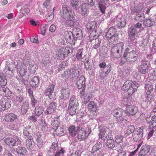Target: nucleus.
Returning a JSON list of instances; mask_svg holds the SVG:
<instances>
[{
  "mask_svg": "<svg viewBox=\"0 0 156 156\" xmlns=\"http://www.w3.org/2000/svg\"><path fill=\"white\" fill-rule=\"evenodd\" d=\"M17 118V116L13 113H10L5 116V120L7 122H12Z\"/></svg>",
  "mask_w": 156,
  "mask_h": 156,
  "instance_id": "obj_27",
  "label": "nucleus"
},
{
  "mask_svg": "<svg viewBox=\"0 0 156 156\" xmlns=\"http://www.w3.org/2000/svg\"><path fill=\"white\" fill-rule=\"evenodd\" d=\"M142 9L143 7L141 6L131 7L130 9L131 13L133 14L136 13H139L142 10Z\"/></svg>",
  "mask_w": 156,
  "mask_h": 156,
  "instance_id": "obj_36",
  "label": "nucleus"
},
{
  "mask_svg": "<svg viewBox=\"0 0 156 156\" xmlns=\"http://www.w3.org/2000/svg\"><path fill=\"white\" fill-rule=\"evenodd\" d=\"M37 143L36 144L39 147H41L43 146V142L42 139L40 137H38L36 139Z\"/></svg>",
  "mask_w": 156,
  "mask_h": 156,
  "instance_id": "obj_60",
  "label": "nucleus"
},
{
  "mask_svg": "<svg viewBox=\"0 0 156 156\" xmlns=\"http://www.w3.org/2000/svg\"><path fill=\"white\" fill-rule=\"evenodd\" d=\"M143 127L139 128L135 130L133 135V138L134 141H137L141 140L143 136Z\"/></svg>",
  "mask_w": 156,
  "mask_h": 156,
  "instance_id": "obj_10",
  "label": "nucleus"
},
{
  "mask_svg": "<svg viewBox=\"0 0 156 156\" xmlns=\"http://www.w3.org/2000/svg\"><path fill=\"white\" fill-rule=\"evenodd\" d=\"M145 93V98L147 101L151 102L154 100V93Z\"/></svg>",
  "mask_w": 156,
  "mask_h": 156,
  "instance_id": "obj_44",
  "label": "nucleus"
},
{
  "mask_svg": "<svg viewBox=\"0 0 156 156\" xmlns=\"http://www.w3.org/2000/svg\"><path fill=\"white\" fill-rule=\"evenodd\" d=\"M14 151L19 156L25 155L26 154L27 151L26 148L19 147L14 150Z\"/></svg>",
  "mask_w": 156,
  "mask_h": 156,
  "instance_id": "obj_21",
  "label": "nucleus"
},
{
  "mask_svg": "<svg viewBox=\"0 0 156 156\" xmlns=\"http://www.w3.org/2000/svg\"><path fill=\"white\" fill-rule=\"evenodd\" d=\"M43 111V107L40 106H37L35 109V114L39 116L42 114Z\"/></svg>",
  "mask_w": 156,
  "mask_h": 156,
  "instance_id": "obj_46",
  "label": "nucleus"
},
{
  "mask_svg": "<svg viewBox=\"0 0 156 156\" xmlns=\"http://www.w3.org/2000/svg\"><path fill=\"white\" fill-rule=\"evenodd\" d=\"M27 138L26 142V146L28 150L31 152L33 150V145L34 142L31 136Z\"/></svg>",
  "mask_w": 156,
  "mask_h": 156,
  "instance_id": "obj_24",
  "label": "nucleus"
},
{
  "mask_svg": "<svg viewBox=\"0 0 156 156\" xmlns=\"http://www.w3.org/2000/svg\"><path fill=\"white\" fill-rule=\"evenodd\" d=\"M139 72L140 74H145L148 72V65L147 62L142 60L141 64L138 67Z\"/></svg>",
  "mask_w": 156,
  "mask_h": 156,
  "instance_id": "obj_13",
  "label": "nucleus"
},
{
  "mask_svg": "<svg viewBox=\"0 0 156 156\" xmlns=\"http://www.w3.org/2000/svg\"><path fill=\"white\" fill-rule=\"evenodd\" d=\"M71 74V72H70L69 69H67L66 71H64L63 74V77L67 78Z\"/></svg>",
  "mask_w": 156,
  "mask_h": 156,
  "instance_id": "obj_64",
  "label": "nucleus"
},
{
  "mask_svg": "<svg viewBox=\"0 0 156 156\" xmlns=\"http://www.w3.org/2000/svg\"><path fill=\"white\" fill-rule=\"evenodd\" d=\"M101 43V41L100 40H99L98 39H95V44L93 46V48L95 49H97L99 47Z\"/></svg>",
  "mask_w": 156,
  "mask_h": 156,
  "instance_id": "obj_62",
  "label": "nucleus"
},
{
  "mask_svg": "<svg viewBox=\"0 0 156 156\" xmlns=\"http://www.w3.org/2000/svg\"><path fill=\"white\" fill-rule=\"evenodd\" d=\"M85 79L84 76H81L78 79L76 82L77 87L79 89H80L83 87H86L85 85Z\"/></svg>",
  "mask_w": 156,
  "mask_h": 156,
  "instance_id": "obj_23",
  "label": "nucleus"
},
{
  "mask_svg": "<svg viewBox=\"0 0 156 156\" xmlns=\"http://www.w3.org/2000/svg\"><path fill=\"white\" fill-rule=\"evenodd\" d=\"M29 105L27 102H25L23 103L21 107V113L23 114H26L28 109Z\"/></svg>",
  "mask_w": 156,
  "mask_h": 156,
  "instance_id": "obj_40",
  "label": "nucleus"
},
{
  "mask_svg": "<svg viewBox=\"0 0 156 156\" xmlns=\"http://www.w3.org/2000/svg\"><path fill=\"white\" fill-rule=\"evenodd\" d=\"M76 35L74 34V39H75L76 41L77 39H80L82 38V35H83V34L82 31L81 30H80V31L78 32V33H76L75 34Z\"/></svg>",
  "mask_w": 156,
  "mask_h": 156,
  "instance_id": "obj_56",
  "label": "nucleus"
},
{
  "mask_svg": "<svg viewBox=\"0 0 156 156\" xmlns=\"http://www.w3.org/2000/svg\"><path fill=\"white\" fill-rule=\"evenodd\" d=\"M107 2V0H100L98 4L101 12L104 14L106 9L105 5Z\"/></svg>",
  "mask_w": 156,
  "mask_h": 156,
  "instance_id": "obj_26",
  "label": "nucleus"
},
{
  "mask_svg": "<svg viewBox=\"0 0 156 156\" xmlns=\"http://www.w3.org/2000/svg\"><path fill=\"white\" fill-rule=\"evenodd\" d=\"M7 82V80L3 75L0 76V85L1 86H5Z\"/></svg>",
  "mask_w": 156,
  "mask_h": 156,
  "instance_id": "obj_54",
  "label": "nucleus"
},
{
  "mask_svg": "<svg viewBox=\"0 0 156 156\" xmlns=\"http://www.w3.org/2000/svg\"><path fill=\"white\" fill-rule=\"evenodd\" d=\"M99 128L100 131L99 133V138H101L103 140L108 139L109 136L106 132L105 128V127H101V126Z\"/></svg>",
  "mask_w": 156,
  "mask_h": 156,
  "instance_id": "obj_18",
  "label": "nucleus"
},
{
  "mask_svg": "<svg viewBox=\"0 0 156 156\" xmlns=\"http://www.w3.org/2000/svg\"><path fill=\"white\" fill-rule=\"evenodd\" d=\"M40 118L39 116L36 115H32L30 116L28 119L32 122H35L39 120Z\"/></svg>",
  "mask_w": 156,
  "mask_h": 156,
  "instance_id": "obj_55",
  "label": "nucleus"
},
{
  "mask_svg": "<svg viewBox=\"0 0 156 156\" xmlns=\"http://www.w3.org/2000/svg\"><path fill=\"white\" fill-rule=\"evenodd\" d=\"M80 12L82 16H85L88 13L89 9L85 4H82L80 7Z\"/></svg>",
  "mask_w": 156,
  "mask_h": 156,
  "instance_id": "obj_30",
  "label": "nucleus"
},
{
  "mask_svg": "<svg viewBox=\"0 0 156 156\" xmlns=\"http://www.w3.org/2000/svg\"><path fill=\"white\" fill-rule=\"evenodd\" d=\"M122 136L121 135H117L115 138V142L118 144H119L122 142Z\"/></svg>",
  "mask_w": 156,
  "mask_h": 156,
  "instance_id": "obj_61",
  "label": "nucleus"
},
{
  "mask_svg": "<svg viewBox=\"0 0 156 156\" xmlns=\"http://www.w3.org/2000/svg\"><path fill=\"white\" fill-rule=\"evenodd\" d=\"M154 21L151 20V19H148L146 20L144 22V24L147 27H151L154 24Z\"/></svg>",
  "mask_w": 156,
  "mask_h": 156,
  "instance_id": "obj_50",
  "label": "nucleus"
},
{
  "mask_svg": "<svg viewBox=\"0 0 156 156\" xmlns=\"http://www.w3.org/2000/svg\"><path fill=\"white\" fill-rule=\"evenodd\" d=\"M145 93H153L154 88L153 87L152 83L149 81H146L145 83Z\"/></svg>",
  "mask_w": 156,
  "mask_h": 156,
  "instance_id": "obj_20",
  "label": "nucleus"
},
{
  "mask_svg": "<svg viewBox=\"0 0 156 156\" xmlns=\"http://www.w3.org/2000/svg\"><path fill=\"white\" fill-rule=\"evenodd\" d=\"M74 50L73 48L66 47H64L59 49L57 52V55L59 59H64L66 57L72 53Z\"/></svg>",
  "mask_w": 156,
  "mask_h": 156,
  "instance_id": "obj_4",
  "label": "nucleus"
},
{
  "mask_svg": "<svg viewBox=\"0 0 156 156\" xmlns=\"http://www.w3.org/2000/svg\"><path fill=\"white\" fill-rule=\"evenodd\" d=\"M124 45V44L122 42L114 44L111 49V56L115 58H120L122 55Z\"/></svg>",
  "mask_w": 156,
  "mask_h": 156,
  "instance_id": "obj_2",
  "label": "nucleus"
},
{
  "mask_svg": "<svg viewBox=\"0 0 156 156\" xmlns=\"http://www.w3.org/2000/svg\"><path fill=\"white\" fill-rule=\"evenodd\" d=\"M106 71H104L101 74V76L103 78L106 77L110 73L112 69L111 66L110 65H107L105 68Z\"/></svg>",
  "mask_w": 156,
  "mask_h": 156,
  "instance_id": "obj_34",
  "label": "nucleus"
},
{
  "mask_svg": "<svg viewBox=\"0 0 156 156\" xmlns=\"http://www.w3.org/2000/svg\"><path fill=\"white\" fill-rule=\"evenodd\" d=\"M101 144L99 142H97L93 146L91 150L92 153H93L97 151L100 149L101 148Z\"/></svg>",
  "mask_w": 156,
  "mask_h": 156,
  "instance_id": "obj_39",
  "label": "nucleus"
},
{
  "mask_svg": "<svg viewBox=\"0 0 156 156\" xmlns=\"http://www.w3.org/2000/svg\"><path fill=\"white\" fill-rule=\"evenodd\" d=\"M137 108L136 107L129 106L126 107L125 112L128 116H132L134 115L137 112Z\"/></svg>",
  "mask_w": 156,
  "mask_h": 156,
  "instance_id": "obj_15",
  "label": "nucleus"
},
{
  "mask_svg": "<svg viewBox=\"0 0 156 156\" xmlns=\"http://www.w3.org/2000/svg\"><path fill=\"white\" fill-rule=\"evenodd\" d=\"M57 104L55 102H52L50 103L49 106L47 108L45 112L46 115L51 114L54 112L57 107Z\"/></svg>",
  "mask_w": 156,
  "mask_h": 156,
  "instance_id": "obj_17",
  "label": "nucleus"
},
{
  "mask_svg": "<svg viewBox=\"0 0 156 156\" xmlns=\"http://www.w3.org/2000/svg\"><path fill=\"white\" fill-rule=\"evenodd\" d=\"M69 103V106H78V103L74 95H73L71 97Z\"/></svg>",
  "mask_w": 156,
  "mask_h": 156,
  "instance_id": "obj_37",
  "label": "nucleus"
},
{
  "mask_svg": "<svg viewBox=\"0 0 156 156\" xmlns=\"http://www.w3.org/2000/svg\"><path fill=\"white\" fill-rule=\"evenodd\" d=\"M31 85L35 88L37 87L39 85V80L37 77H34L31 82Z\"/></svg>",
  "mask_w": 156,
  "mask_h": 156,
  "instance_id": "obj_42",
  "label": "nucleus"
},
{
  "mask_svg": "<svg viewBox=\"0 0 156 156\" xmlns=\"http://www.w3.org/2000/svg\"><path fill=\"white\" fill-rule=\"evenodd\" d=\"M97 105L96 103L93 101L89 102L87 105L88 108L90 110L94 111L96 109Z\"/></svg>",
  "mask_w": 156,
  "mask_h": 156,
  "instance_id": "obj_38",
  "label": "nucleus"
},
{
  "mask_svg": "<svg viewBox=\"0 0 156 156\" xmlns=\"http://www.w3.org/2000/svg\"><path fill=\"white\" fill-rule=\"evenodd\" d=\"M11 104L9 100L5 98H2L0 100V111L5 110L9 108Z\"/></svg>",
  "mask_w": 156,
  "mask_h": 156,
  "instance_id": "obj_12",
  "label": "nucleus"
},
{
  "mask_svg": "<svg viewBox=\"0 0 156 156\" xmlns=\"http://www.w3.org/2000/svg\"><path fill=\"white\" fill-rule=\"evenodd\" d=\"M130 83V87L134 90L135 91L137 90V88L140 85L136 82H133Z\"/></svg>",
  "mask_w": 156,
  "mask_h": 156,
  "instance_id": "obj_57",
  "label": "nucleus"
},
{
  "mask_svg": "<svg viewBox=\"0 0 156 156\" xmlns=\"http://www.w3.org/2000/svg\"><path fill=\"white\" fill-rule=\"evenodd\" d=\"M76 128L77 129L76 130V127L75 126H71L69 127L68 130L69 134L70 135L73 137L75 136L76 135L79 129H80V126H77Z\"/></svg>",
  "mask_w": 156,
  "mask_h": 156,
  "instance_id": "obj_19",
  "label": "nucleus"
},
{
  "mask_svg": "<svg viewBox=\"0 0 156 156\" xmlns=\"http://www.w3.org/2000/svg\"><path fill=\"white\" fill-rule=\"evenodd\" d=\"M55 87V85L53 83L50 84L44 92V95L46 96H48L49 98L52 100H55L56 99L54 95H53L52 94Z\"/></svg>",
  "mask_w": 156,
  "mask_h": 156,
  "instance_id": "obj_11",
  "label": "nucleus"
},
{
  "mask_svg": "<svg viewBox=\"0 0 156 156\" xmlns=\"http://www.w3.org/2000/svg\"><path fill=\"white\" fill-rule=\"evenodd\" d=\"M90 129L87 127L81 128L78 131L77 136V138L79 141L85 140L90 133Z\"/></svg>",
  "mask_w": 156,
  "mask_h": 156,
  "instance_id": "obj_5",
  "label": "nucleus"
},
{
  "mask_svg": "<svg viewBox=\"0 0 156 156\" xmlns=\"http://www.w3.org/2000/svg\"><path fill=\"white\" fill-rule=\"evenodd\" d=\"M32 129L30 126H27L25 127L23 130V135L27 138L31 136V133L32 132Z\"/></svg>",
  "mask_w": 156,
  "mask_h": 156,
  "instance_id": "obj_29",
  "label": "nucleus"
},
{
  "mask_svg": "<svg viewBox=\"0 0 156 156\" xmlns=\"http://www.w3.org/2000/svg\"><path fill=\"white\" fill-rule=\"evenodd\" d=\"M95 27V25L94 22L88 23L87 24V28L89 32L94 31Z\"/></svg>",
  "mask_w": 156,
  "mask_h": 156,
  "instance_id": "obj_41",
  "label": "nucleus"
},
{
  "mask_svg": "<svg viewBox=\"0 0 156 156\" xmlns=\"http://www.w3.org/2000/svg\"><path fill=\"white\" fill-rule=\"evenodd\" d=\"M78 66L73 65L71 68L69 69L71 74H73L74 76H77L79 73V71L78 69Z\"/></svg>",
  "mask_w": 156,
  "mask_h": 156,
  "instance_id": "obj_35",
  "label": "nucleus"
},
{
  "mask_svg": "<svg viewBox=\"0 0 156 156\" xmlns=\"http://www.w3.org/2000/svg\"><path fill=\"white\" fill-rule=\"evenodd\" d=\"M61 14L62 17L67 19L66 22V25L68 27L73 26L75 23V18L73 12L70 7L67 5H64L61 10Z\"/></svg>",
  "mask_w": 156,
  "mask_h": 156,
  "instance_id": "obj_1",
  "label": "nucleus"
},
{
  "mask_svg": "<svg viewBox=\"0 0 156 156\" xmlns=\"http://www.w3.org/2000/svg\"><path fill=\"white\" fill-rule=\"evenodd\" d=\"M116 31V29L115 27H110L108 30L106 34V37L107 38L111 37L113 35L115 34H117L115 33Z\"/></svg>",
  "mask_w": 156,
  "mask_h": 156,
  "instance_id": "obj_32",
  "label": "nucleus"
},
{
  "mask_svg": "<svg viewBox=\"0 0 156 156\" xmlns=\"http://www.w3.org/2000/svg\"><path fill=\"white\" fill-rule=\"evenodd\" d=\"M145 18V15L144 13L137 14L135 17V19L140 22H142L144 20Z\"/></svg>",
  "mask_w": 156,
  "mask_h": 156,
  "instance_id": "obj_53",
  "label": "nucleus"
},
{
  "mask_svg": "<svg viewBox=\"0 0 156 156\" xmlns=\"http://www.w3.org/2000/svg\"><path fill=\"white\" fill-rule=\"evenodd\" d=\"M64 36L67 42L72 45H74L76 42L74 39V34L71 31H65L64 32Z\"/></svg>",
  "mask_w": 156,
  "mask_h": 156,
  "instance_id": "obj_9",
  "label": "nucleus"
},
{
  "mask_svg": "<svg viewBox=\"0 0 156 156\" xmlns=\"http://www.w3.org/2000/svg\"><path fill=\"white\" fill-rule=\"evenodd\" d=\"M18 71L21 76H23L26 74L27 73V68L25 65L22 64L21 65H18L17 66Z\"/></svg>",
  "mask_w": 156,
  "mask_h": 156,
  "instance_id": "obj_25",
  "label": "nucleus"
},
{
  "mask_svg": "<svg viewBox=\"0 0 156 156\" xmlns=\"http://www.w3.org/2000/svg\"><path fill=\"white\" fill-rule=\"evenodd\" d=\"M92 95V94L90 93L86 94L85 97L84 98V103L85 104H86L87 103L89 100L91 98Z\"/></svg>",
  "mask_w": 156,
  "mask_h": 156,
  "instance_id": "obj_58",
  "label": "nucleus"
},
{
  "mask_svg": "<svg viewBox=\"0 0 156 156\" xmlns=\"http://www.w3.org/2000/svg\"><path fill=\"white\" fill-rule=\"evenodd\" d=\"M56 153L55 156H60V154H62L64 152L63 149L60 147V148L56 151Z\"/></svg>",
  "mask_w": 156,
  "mask_h": 156,
  "instance_id": "obj_63",
  "label": "nucleus"
},
{
  "mask_svg": "<svg viewBox=\"0 0 156 156\" xmlns=\"http://www.w3.org/2000/svg\"><path fill=\"white\" fill-rule=\"evenodd\" d=\"M109 40H110L112 43H116L118 41L119 39L118 35L117 34H115L113 35L111 37H108Z\"/></svg>",
  "mask_w": 156,
  "mask_h": 156,
  "instance_id": "obj_49",
  "label": "nucleus"
},
{
  "mask_svg": "<svg viewBox=\"0 0 156 156\" xmlns=\"http://www.w3.org/2000/svg\"><path fill=\"white\" fill-rule=\"evenodd\" d=\"M135 129V127L133 125L129 126L127 129L126 134L127 135L131 134L133 132H134V130Z\"/></svg>",
  "mask_w": 156,
  "mask_h": 156,
  "instance_id": "obj_51",
  "label": "nucleus"
},
{
  "mask_svg": "<svg viewBox=\"0 0 156 156\" xmlns=\"http://www.w3.org/2000/svg\"><path fill=\"white\" fill-rule=\"evenodd\" d=\"M122 103L124 105L128 107L129 106H132L131 105L132 104L131 103L133 102H131L129 98H125L122 101Z\"/></svg>",
  "mask_w": 156,
  "mask_h": 156,
  "instance_id": "obj_48",
  "label": "nucleus"
},
{
  "mask_svg": "<svg viewBox=\"0 0 156 156\" xmlns=\"http://www.w3.org/2000/svg\"><path fill=\"white\" fill-rule=\"evenodd\" d=\"M138 30L132 26L129 29L128 31V43L129 44L128 46L129 47H131V46H132L135 39V36L137 34Z\"/></svg>",
  "mask_w": 156,
  "mask_h": 156,
  "instance_id": "obj_6",
  "label": "nucleus"
},
{
  "mask_svg": "<svg viewBox=\"0 0 156 156\" xmlns=\"http://www.w3.org/2000/svg\"><path fill=\"white\" fill-rule=\"evenodd\" d=\"M131 82L129 81H126L123 85L122 87V89L123 90H127L130 87V83Z\"/></svg>",
  "mask_w": 156,
  "mask_h": 156,
  "instance_id": "obj_52",
  "label": "nucleus"
},
{
  "mask_svg": "<svg viewBox=\"0 0 156 156\" xmlns=\"http://www.w3.org/2000/svg\"><path fill=\"white\" fill-rule=\"evenodd\" d=\"M150 118H147L146 119L147 122L148 124H149L150 127L151 128H153L156 126V122L154 120V119L152 117L151 118V121L149 119Z\"/></svg>",
  "mask_w": 156,
  "mask_h": 156,
  "instance_id": "obj_45",
  "label": "nucleus"
},
{
  "mask_svg": "<svg viewBox=\"0 0 156 156\" xmlns=\"http://www.w3.org/2000/svg\"><path fill=\"white\" fill-rule=\"evenodd\" d=\"M88 59H86L84 62V66L86 69L88 70H91L93 64Z\"/></svg>",
  "mask_w": 156,
  "mask_h": 156,
  "instance_id": "obj_43",
  "label": "nucleus"
},
{
  "mask_svg": "<svg viewBox=\"0 0 156 156\" xmlns=\"http://www.w3.org/2000/svg\"><path fill=\"white\" fill-rule=\"evenodd\" d=\"M111 138V137H110L107 140V146L108 148L113 149L115 147V142L114 140H112Z\"/></svg>",
  "mask_w": 156,
  "mask_h": 156,
  "instance_id": "obj_47",
  "label": "nucleus"
},
{
  "mask_svg": "<svg viewBox=\"0 0 156 156\" xmlns=\"http://www.w3.org/2000/svg\"><path fill=\"white\" fill-rule=\"evenodd\" d=\"M151 146L148 144L143 145L139 153V156H146L150 150Z\"/></svg>",
  "mask_w": 156,
  "mask_h": 156,
  "instance_id": "obj_14",
  "label": "nucleus"
},
{
  "mask_svg": "<svg viewBox=\"0 0 156 156\" xmlns=\"http://www.w3.org/2000/svg\"><path fill=\"white\" fill-rule=\"evenodd\" d=\"M70 93V90L69 89L62 88L60 91V98L61 99L66 100L69 97Z\"/></svg>",
  "mask_w": 156,
  "mask_h": 156,
  "instance_id": "obj_16",
  "label": "nucleus"
},
{
  "mask_svg": "<svg viewBox=\"0 0 156 156\" xmlns=\"http://www.w3.org/2000/svg\"><path fill=\"white\" fill-rule=\"evenodd\" d=\"M127 57L126 54H124L123 56L121 59V61L119 62L120 65H123L125 63L126 61H127Z\"/></svg>",
  "mask_w": 156,
  "mask_h": 156,
  "instance_id": "obj_59",
  "label": "nucleus"
},
{
  "mask_svg": "<svg viewBox=\"0 0 156 156\" xmlns=\"http://www.w3.org/2000/svg\"><path fill=\"white\" fill-rule=\"evenodd\" d=\"M139 52L133 50L126 54L127 62L129 64H133L137 59Z\"/></svg>",
  "mask_w": 156,
  "mask_h": 156,
  "instance_id": "obj_7",
  "label": "nucleus"
},
{
  "mask_svg": "<svg viewBox=\"0 0 156 156\" xmlns=\"http://www.w3.org/2000/svg\"><path fill=\"white\" fill-rule=\"evenodd\" d=\"M4 142L7 145L14 146L20 144L21 141L18 138L13 137L5 139L4 140Z\"/></svg>",
  "mask_w": 156,
  "mask_h": 156,
  "instance_id": "obj_8",
  "label": "nucleus"
},
{
  "mask_svg": "<svg viewBox=\"0 0 156 156\" xmlns=\"http://www.w3.org/2000/svg\"><path fill=\"white\" fill-rule=\"evenodd\" d=\"M123 111L120 108H117L113 111V116L115 117L120 118L122 115Z\"/></svg>",
  "mask_w": 156,
  "mask_h": 156,
  "instance_id": "obj_33",
  "label": "nucleus"
},
{
  "mask_svg": "<svg viewBox=\"0 0 156 156\" xmlns=\"http://www.w3.org/2000/svg\"><path fill=\"white\" fill-rule=\"evenodd\" d=\"M57 118H53L51 120V125L53 126L52 128L53 129L55 134L59 136L63 135L64 134V129L58 126L59 122Z\"/></svg>",
  "mask_w": 156,
  "mask_h": 156,
  "instance_id": "obj_3",
  "label": "nucleus"
},
{
  "mask_svg": "<svg viewBox=\"0 0 156 156\" xmlns=\"http://www.w3.org/2000/svg\"><path fill=\"white\" fill-rule=\"evenodd\" d=\"M78 106H68V112L69 115L72 116L76 115L78 112Z\"/></svg>",
  "mask_w": 156,
  "mask_h": 156,
  "instance_id": "obj_22",
  "label": "nucleus"
},
{
  "mask_svg": "<svg viewBox=\"0 0 156 156\" xmlns=\"http://www.w3.org/2000/svg\"><path fill=\"white\" fill-rule=\"evenodd\" d=\"M116 23L117 27L120 29L124 28L126 24V20L124 18L118 19Z\"/></svg>",
  "mask_w": 156,
  "mask_h": 156,
  "instance_id": "obj_28",
  "label": "nucleus"
},
{
  "mask_svg": "<svg viewBox=\"0 0 156 156\" xmlns=\"http://www.w3.org/2000/svg\"><path fill=\"white\" fill-rule=\"evenodd\" d=\"M71 5L74 9H77L82 5L81 1L79 0H71Z\"/></svg>",
  "mask_w": 156,
  "mask_h": 156,
  "instance_id": "obj_31",
  "label": "nucleus"
}]
</instances>
